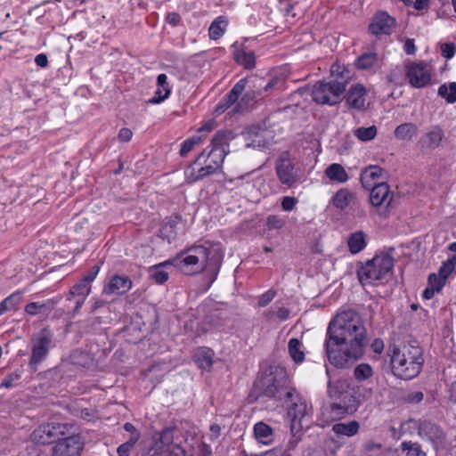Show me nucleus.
Wrapping results in <instances>:
<instances>
[{
  "mask_svg": "<svg viewBox=\"0 0 456 456\" xmlns=\"http://www.w3.org/2000/svg\"><path fill=\"white\" fill-rule=\"evenodd\" d=\"M324 345L329 362L337 368H346L362 358L367 330L361 316L354 310L338 314L328 326Z\"/></svg>",
  "mask_w": 456,
  "mask_h": 456,
  "instance_id": "1",
  "label": "nucleus"
},
{
  "mask_svg": "<svg viewBox=\"0 0 456 456\" xmlns=\"http://www.w3.org/2000/svg\"><path fill=\"white\" fill-rule=\"evenodd\" d=\"M223 258L224 253L219 243L205 241L186 248L174 258L153 266L150 270V277L156 283L163 284L168 280V273L163 267L171 265L188 274L205 272L209 288L217 278Z\"/></svg>",
  "mask_w": 456,
  "mask_h": 456,
  "instance_id": "2",
  "label": "nucleus"
},
{
  "mask_svg": "<svg viewBox=\"0 0 456 456\" xmlns=\"http://www.w3.org/2000/svg\"><path fill=\"white\" fill-rule=\"evenodd\" d=\"M252 394L256 397L266 396L277 401H292L295 389L290 387L289 379L283 367L272 365L263 370L254 382Z\"/></svg>",
  "mask_w": 456,
  "mask_h": 456,
  "instance_id": "3",
  "label": "nucleus"
},
{
  "mask_svg": "<svg viewBox=\"0 0 456 456\" xmlns=\"http://www.w3.org/2000/svg\"><path fill=\"white\" fill-rule=\"evenodd\" d=\"M187 440L182 428L176 424L166 427L153 436L142 456H185L182 444Z\"/></svg>",
  "mask_w": 456,
  "mask_h": 456,
  "instance_id": "4",
  "label": "nucleus"
},
{
  "mask_svg": "<svg viewBox=\"0 0 456 456\" xmlns=\"http://www.w3.org/2000/svg\"><path fill=\"white\" fill-rule=\"evenodd\" d=\"M423 363L422 349L412 345L395 347L390 357L392 373L402 379H411L418 376Z\"/></svg>",
  "mask_w": 456,
  "mask_h": 456,
  "instance_id": "5",
  "label": "nucleus"
},
{
  "mask_svg": "<svg viewBox=\"0 0 456 456\" xmlns=\"http://www.w3.org/2000/svg\"><path fill=\"white\" fill-rule=\"evenodd\" d=\"M394 267L393 256L385 252L376 254L365 263L357 265V277L362 286L374 285L377 281L383 282L392 273Z\"/></svg>",
  "mask_w": 456,
  "mask_h": 456,
  "instance_id": "6",
  "label": "nucleus"
},
{
  "mask_svg": "<svg viewBox=\"0 0 456 456\" xmlns=\"http://www.w3.org/2000/svg\"><path fill=\"white\" fill-rule=\"evenodd\" d=\"M224 160V157H223L222 151L205 149L184 170L185 182L193 183L216 174L222 168Z\"/></svg>",
  "mask_w": 456,
  "mask_h": 456,
  "instance_id": "7",
  "label": "nucleus"
},
{
  "mask_svg": "<svg viewBox=\"0 0 456 456\" xmlns=\"http://www.w3.org/2000/svg\"><path fill=\"white\" fill-rule=\"evenodd\" d=\"M346 91V83L338 80L318 81L311 90V96L317 104L335 105L341 101V95Z\"/></svg>",
  "mask_w": 456,
  "mask_h": 456,
  "instance_id": "8",
  "label": "nucleus"
},
{
  "mask_svg": "<svg viewBox=\"0 0 456 456\" xmlns=\"http://www.w3.org/2000/svg\"><path fill=\"white\" fill-rule=\"evenodd\" d=\"M31 355L28 366L36 371L38 365L46 359L50 349L53 347V333L48 328H44L31 338Z\"/></svg>",
  "mask_w": 456,
  "mask_h": 456,
  "instance_id": "9",
  "label": "nucleus"
},
{
  "mask_svg": "<svg viewBox=\"0 0 456 456\" xmlns=\"http://www.w3.org/2000/svg\"><path fill=\"white\" fill-rule=\"evenodd\" d=\"M70 426L64 423H46L38 426L31 434V440L38 444H48L69 434Z\"/></svg>",
  "mask_w": 456,
  "mask_h": 456,
  "instance_id": "10",
  "label": "nucleus"
},
{
  "mask_svg": "<svg viewBox=\"0 0 456 456\" xmlns=\"http://www.w3.org/2000/svg\"><path fill=\"white\" fill-rule=\"evenodd\" d=\"M275 171L279 181L288 187H293L299 180L298 172L288 151L282 152L277 159Z\"/></svg>",
  "mask_w": 456,
  "mask_h": 456,
  "instance_id": "11",
  "label": "nucleus"
},
{
  "mask_svg": "<svg viewBox=\"0 0 456 456\" xmlns=\"http://www.w3.org/2000/svg\"><path fill=\"white\" fill-rule=\"evenodd\" d=\"M59 438L52 447L51 456H80L84 449V440L79 435H67Z\"/></svg>",
  "mask_w": 456,
  "mask_h": 456,
  "instance_id": "12",
  "label": "nucleus"
},
{
  "mask_svg": "<svg viewBox=\"0 0 456 456\" xmlns=\"http://www.w3.org/2000/svg\"><path fill=\"white\" fill-rule=\"evenodd\" d=\"M396 26V20L385 11L377 12L368 27L370 34L376 37L391 35Z\"/></svg>",
  "mask_w": 456,
  "mask_h": 456,
  "instance_id": "13",
  "label": "nucleus"
},
{
  "mask_svg": "<svg viewBox=\"0 0 456 456\" xmlns=\"http://www.w3.org/2000/svg\"><path fill=\"white\" fill-rule=\"evenodd\" d=\"M272 131L260 126H252L244 133L247 147L265 149L273 143Z\"/></svg>",
  "mask_w": 456,
  "mask_h": 456,
  "instance_id": "14",
  "label": "nucleus"
},
{
  "mask_svg": "<svg viewBox=\"0 0 456 456\" xmlns=\"http://www.w3.org/2000/svg\"><path fill=\"white\" fill-rule=\"evenodd\" d=\"M406 77L410 84L416 88L428 86L431 80L430 71L424 62H411L406 66Z\"/></svg>",
  "mask_w": 456,
  "mask_h": 456,
  "instance_id": "15",
  "label": "nucleus"
},
{
  "mask_svg": "<svg viewBox=\"0 0 456 456\" xmlns=\"http://www.w3.org/2000/svg\"><path fill=\"white\" fill-rule=\"evenodd\" d=\"M370 192V201L373 207H382L388 208L393 202V193L390 191L389 185L381 182L371 188Z\"/></svg>",
  "mask_w": 456,
  "mask_h": 456,
  "instance_id": "16",
  "label": "nucleus"
},
{
  "mask_svg": "<svg viewBox=\"0 0 456 456\" xmlns=\"http://www.w3.org/2000/svg\"><path fill=\"white\" fill-rule=\"evenodd\" d=\"M418 434L422 439L430 441L436 448H438L444 440V433L440 427L428 420L419 423Z\"/></svg>",
  "mask_w": 456,
  "mask_h": 456,
  "instance_id": "17",
  "label": "nucleus"
},
{
  "mask_svg": "<svg viewBox=\"0 0 456 456\" xmlns=\"http://www.w3.org/2000/svg\"><path fill=\"white\" fill-rule=\"evenodd\" d=\"M248 80L247 78H241L239 80L231 91L224 97V99L218 103L216 108L215 112L216 114H221L224 112L228 108L232 106L239 99V97L244 92Z\"/></svg>",
  "mask_w": 456,
  "mask_h": 456,
  "instance_id": "18",
  "label": "nucleus"
},
{
  "mask_svg": "<svg viewBox=\"0 0 456 456\" xmlns=\"http://www.w3.org/2000/svg\"><path fill=\"white\" fill-rule=\"evenodd\" d=\"M132 288V281L127 276L114 275L103 287L104 295H123Z\"/></svg>",
  "mask_w": 456,
  "mask_h": 456,
  "instance_id": "19",
  "label": "nucleus"
},
{
  "mask_svg": "<svg viewBox=\"0 0 456 456\" xmlns=\"http://www.w3.org/2000/svg\"><path fill=\"white\" fill-rule=\"evenodd\" d=\"M444 138V133L439 126H431L418 142V146L423 150H435L438 148Z\"/></svg>",
  "mask_w": 456,
  "mask_h": 456,
  "instance_id": "20",
  "label": "nucleus"
},
{
  "mask_svg": "<svg viewBox=\"0 0 456 456\" xmlns=\"http://www.w3.org/2000/svg\"><path fill=\"white\" fill-rule=\"evenodd\" d=\"M284 403L289 406L288 414L289 417H291L292 425L295 426L297 423L301 424V421L307 414L306 403L298 398V395L296 392L292 401L289 400Z\"/></svg>",
  "mask_w": 456,
  "mask_h": 456,
  "instance_id": "21",
  "label": "nucleus"
},
{
  "mask_svg": "<svg viewBox=\"0 0 456 456\" xmlns=\"http://www.w3.org/2000/svg\"><path fill=\"white\" fill-rule=\"evenodd\" d=\"M366 89L362 85L357 84L350 87L346 95V102L350 108L362 110L365 104Z\"/></svg>",
  "mask_w": 456,
  "mask_h": 456,
  "instance_id": "22",
  "label": "nucleus"
},
{
  "mask_svg": "<svg viewBox=\"0 0 456 456\" xmlns=\"http://www.w3.org/2000/svg\"><path fill=\"white\" fill-rule=\"evenodd\" d=\"M381 65L382 59L378 53L372 52L362 53L355 61V66L357 69L362 70H370L375 72L377 69H380Z\"/></svg>",
  "mask_w": 456,
  "mask_h": 456,
  "instance_id": "23",
  "label": "nucleus"
},
{
  "mask_svg": "<svg viewBox=\"0 0 456 456\" xmlns=\"http://www.w3.org/2000/svg\"><path fill=\"white\" fill-rule=\"evenodd\" d=\"M234 138L232 131L220 130L216 133L211 140L210 150L220 151L223 152V157L229 153V143Z\"/></svg>",
  "mask_w": 456,
  "mask_h": 456,
  "instance_id": "24",
  "label": "nucleus"
},
{
  "mask_svg": "<svg viewBox=\"0 0 456 456\" xmlns=\"http://www.w3.org/2000/svg\"><path fill=\"white\" fill-rule=\"evenodd\" d=\"M180 224L181 218L178 216L166 218L159 229V236L170 243L175 240Z\"/></svg>",
  "mask_w": 456,
  "mask_h": 456,
  "instance_id": "25",
  "label": "nucleus"
},
{
  "mask_svg": "<svg viewBox=\"0 0 456 456\" xmlns=\"http://www.w3.org/2000/svg\"><path fill=\"white\" fill-rule=\"evenodd\" d=\"M59 298H50L43 302H32L25 306V313L35 316L39 314H49L59 303Z\"/></svg>",
  "mask_w": 456,
  "mask_h": 456,
  "instance_id": "26",
  "label": "nucleus"
},
{
  "mask_svg": "<svg viewBox=\"0 0 456 456\" xmlns=\"http://www.w3.org/2000/svg\"><path fill=\"white\" fill-rule=\"evenodd\" d=\"M254 436L257 442L269 445L274 440L273 429L263 421H259L254 426Z\"/></svg>",
  "mask_w": 456,
  "mask_h": 456,
  "instance_id": "27",
  "label": "nucleus"
},
{
  "mask_svg": "<svg viewBox=\"0 0 456 456\" xmlns=\"http://www.w3.org/2000/svg\"><path fill=\"white\" fill-rule=\"evenodd\" d=\"M445 283L444 279L439 278L436 273H430L428 277V287L422 292V297L426 300L433 298L436 293L441 292Z\"/></svg>",
  "mask_w": 456,
  "mask_h": 456,
  "instance_id": "28",
  "label": "nucleus"
},
{
  "mask_svg": "<svg viewBox=\"0 0 456 456\" xmlns=\"http://www.w3.org/2000/svg\"><path fill=\"white\" fill-rule=\"evenodd\" d=\"M215 353L206 346L197 348L194 354L195 362L202 370H209L213 365Z\"/></svg>",
  "mask_w": 456,
  "mask_h": 456,
  "instance_id": "29",
  "label": "nucleus"
},
{
  "mask_svg": "<svg viewBox=\"0 0 456 456\" xmlns=\"http://www.w3.org/2000/svg\"><path fill=\"white\" fill-rule=\"evenodd\" d=\"M383 169L379 166H369L365 167L361 173L362 185L366 188H371L375 184L374 182L381 176Z\"/></svg>",
  "mask_w": 456,
  "mask_h": 456,
  "instance_id": "30",
  "label": "nucleus"
},
{
  "mask_svg": "<svg viewBox=\"0 0 456 456\" xmlns=\"http://www.w3.org/2000/svg\"><path fill=\"white\" fill-rule=\"evenodd\" d=\"M347 246L352 254L361 252L366 247L364 232L358 231L352 233L347 240Z\"/></svg>",
  "mask_w": 456,
  "mask_h": 456,
  "instance_id": "31",
  "label": "nucleus"
},
{
  "mask_svg": "<svg viewBox=\"0 0 456 456\" xmlns=\"http://www.w3.org/2000/svg\"><path fill=\"white\" fill-rule=\"evenodd\" d=\"M325 174L331 181L338 183H346L349 178L346 169L340 164L337 163L330 165L326 168Z\"/></svg>",
  "mask_w": 456,
  "mask_h": 456,
  "instance_id": "32",
  "label": "nucleus"
},
{
  "mask_svg": "<svg viewBox=\"0 0 456 456\" xmlns=\"http://www.w3.org/2000/svg\"><path fill=\"white\" fill-rule=\"evenodd\" d=\"M288 351L296 363H301L305 360V352L301 341L296 338H292L288 343Z\"/></svg>",
  "mask_w": 456,
  "mask_h": 456,
  "instance_id": "33",
  "label": "nucleus"
},
{
  "mask_svg": "<svg viewBox=\"0 0 456 456\" xmlns=\"http://www.w3.org/2000/svg\"><path fill=\"white\" fill-rule=\"evenodd\" d=\"M359 428L358 421L352 420L347 423H337L333 425L332 430L338 436H353L358 433Z\"/></svg>",
  "mask_w": 456,
  "mask_h": 456,
  "instance_id": "34",
  "label": "nucleus"
},
{
  "mask_svg": "<svg viewBox=\"0 0 456 456\" xmlns=\"http://www.w3.org/2000/svg\"><path fill=\"white\" fill-rule=\"evenodd\" d=\"M354 199V193L346 188L338 190L332 198V204L339 209H345Z\"/></svg>",
  "mask_w": 456,
  "mask_h": 456,
  "instance_id": "35",
  "label": "nucleus"
},
{
  "mask_svg": "<svg viewBox=\"0 0 456 456\" xmlns=\"http://www.w3.org/2000/svg\"><path fill=\"white\" fill-rule=\"evenodd\" d=\"M91 285L85 282V281L79 280L74 284L67 295V301H73L74 297H80L87 298L91 292Z\"/></svg>",
  "mask_w": 456,
  "mask_h": 456,
  "instance_id": "36",
  "label": "nucleus"
},
{
  "mask_svg": "<svg viewBox=\"0 0 456 456\" xmlns=\"http://www.w3.org/2000/svg\"><path fill=\"white\" fill-rule=\"evenodd\" d=\"M227 26V20L224 16L217 17L208 28L209 37L211 39H219L224 33Z\"/></svg>",
  "mask_w": 456,
  "mask_h": 456,
  "instance_id": "37",
  "label": "nucleus"
},
{
  "mask_svg": "<svg viewBox=\"0 0 456 456\" xmlns=\"http://www.w3.org/2000/svg\"><path fill=\"white\" fill-rule=\"evenodd\" d=\"M22 300V293L15 291L0 302V316L5 312L14 310Z\"/></svg>",
  "mask_w": 456,
  "mask_h": 456,
  "instance_id": "38",
  "label": "nucleus"
},
{
  "mask_svg": "<svg viewBox=\"0 0 456 456\" xmlns=\"http://www.w3.org/2000/svg\"><path fill=\"white\" fill-rule=\"evenodd\" d=\"M418 128L412 123L401 124L395 129V136L399 140H411L416 134Z\"/></svg>",
  "mask_w": 456,
  "mask_h": 456,
  "instance_id": "39",
  "label": "nucleus"
},
{
  "mask_svg": "<svg viewBox=\"0 0 456 456\" xmlns=\"http://www.w3.org/2000/svg\"><path fill=\"white\" fill-rule=\"evenodd\" d=\"M373 374V369L369 363H360L354 370V377L358 382L368 380Z\"/></svg>",
  "mask_w": 456,
  "mask_h": 456,
  "instance_id": "40",
  "label": "nucleus"
},
{
  "mask_svg": "<svg viewBox=\"0 0 456 456\" xmlns=\"http://www.w3.org/2000/svg\"><path fill=\"white\" fill-rule=\"evenodd\" d=\"M438 95L444 98L448 103L456 102V82H451L448 86L441 85L438 88Z\"/></svg>",
  "mask_w": 456,
  "mask_h": 456,
  "instance_id": "41",
  "label": "nucleus"
},
{
  "mask_svg": "<svg viewBox=\"0 0 456 456\" xmlns=\"http://www.w3.org/2000/svg\"><path fill=\"white\" fill-rule=\"evenodd\" d=\"M401 449L405 452L406 456H427L421 445L411 441H404L401 444Z\"/></svg>",
  "mask_w": 456,
  "mask_h": 456,
  "instance_id": "42",
  "label": "nucleus"
},
{
  "mask_svg": "<svg viewBox=\"0 0 456 456\" xmlns=\"http://www.w3.org/2000/svg\"><path fill=\"white\" fill-rule=\"evenodd\" d=\"M354 134L362 142H368L377 135V127L370 126L369 127L361 126L354 131Z\"/></svg>",
  "mask_w": 456,
  "mask_h": 456,
  "instance_id": "43",
  "label": "nucleus"
},
{
  "mask_svg": "<svg viewBox=\"0 0 456 456\" xmlns=\"http://www.w3.org/2000/svg\"><path fill=\"white\" fill-rule=\"evenodd\" d=\"M202 141L203 138L200 135L192 136L183 141L179 151L180 156L186 157L188 153L191 151L195 146L200 144Z\"/></svg>",
  "mask_w": 456,
  "mask_h": 456,
  "instance_id": "44",
  "label": "nucleus"
},
{
  "mask_svg": "<svg viewBox=\"0 0 456 456\" xmlns=\"http://www.w3.org/2000/svg\"><path fill=\"white\" fill-rule=\"evenodd\" d=\"M456 265V255L452 257L447 259L446 261L443 262L442 265L440 266L438 273H436L439 278L444 279V281L446 282V280L448 277L454 271Z\"/></svg>",
  "mask_w": 456,
  "mask_h": 456,
  "instance_id": "45",
  "label": "nucleus"
},
{
  "mask_svg": "<svg viewBox=\"0 0 456 456\" xmlns=\"http://www.w3.org/2000/svg\"><path fill=\"white\" fill-rule=\"evenodd\" d=\"M235 60L239 64L243 65L246 69L255 67V54L252 51H240L236 53Z\"/></svg>",
  "mask_w": 456,
  "mask_h": 456,
  "instance_id": "46",
  "label": "nucleus"
},
{
  "mask_svg": "<svg viewBox=\"0 0 456 456\" xmlns=\"http://www.w3.org/2000/svg\"><path fill=\"white\" fill-rule=\"evenodd\" d=\"M140 435L130 436L126 442L118 447L117 452L118 456H128L135 444L140 439Z\"/></svg>",
  "mask_w": 456,
  "mask_h": 456,
  "instance_id": "47",
  "label": "nucleus"
},
{
  "mask_svg": "<svg viewBox=\"0 0 456 456\" xmlns=\"http://www.w3.org/2000/svg\"><path fill=\"white\" fill-rule=\"evenodd\" d=\"M22 373L23 370L21 368L16 369L3 380L1 387L5 388L12 387L14 386V382L21 378Z\"/></svg>",
  "mask_w": 456,
  "mask_h": 456,
  "instance_id": "48",
  "label": "nucleus"
},
{
  "mask_svg": "<svg viewBox=\"0 0 456 456\" xmlns=\"http://www.w3.org/2000/svg\"><path fill=\"white\" fill-rule=\"evenodd\" d=\"M256 96L264 97L260 90L257 92V94L254 91L247 92L239 102L238 106L236 107V110H238L239 108H246L249 103L255 101Z\"/></svg>",
  "mask_w": 456,
  "mask_h": 456,
  "instance_id": "49",
  "label": "nucleus"
},
{
  "mask_svg": "<svg viewBox=\"0 0 456 456\" xmlns=\"http://www.w3.org/2000/svg\"><path fill=\"white\" fill-rule=\"evenodd\" d=\"M265 224L269 230H278L284 226L285 221L277 215H270L266 217Z\"/></svg>",
  "mask_w": 456,
  "mask_h": 456,
  "instance_id": "50",
  "label": "nucleus"
},
{
  "mask_svg": "<svg viewBox=\"0 0 456 456\" xmlns=\"http://www.w3.org/2000/svg\"><path fill=\"white\" fill-rule=\"evenodd\" d=\"M170 94V88L159 87L155 92V96L149 100V103L158 104L168 98Z\"/></svg>",
  "mask_w": 456,
  "mask_h": 456,
  "instance_id": "51",
  "label": "nucleus"
},
{
  "mask_svg": "<svg viewBox=\"0 0 456 456\" xmlns=\"http://www.w3.org/2000/svg\"><path fill=\"white\" fill-rule=\"evenodd\" d=\"M289 310L285 307H280L277 311L269 310L265 314L269 320L276 316L280 321H286L289 316Z\"/></svg>",
  "mask_w": 456,
  "mask_h": 456,
  "instance_id": "52",
  "label": "nucleus"
},
{
  "mask_svg": "<svg viewBox=\"0 0 456 456\" xmlns=\"http://www.w3.org/2000/svg\"><path fill=\"white\" fill-rule=\"evenodd\" d=\"M456 46L453 43H444L441 45L442 56L445 59H451L455 53Z\"/></svg>",
  "mask_w": 456,
  "mask_h": 456,
  "instance_id": "53",
  "label": "nucleus"
},
{
  "mask_svg": "<svg viewBox=\"0 0 456 456\" xmlns=\"http://www.w3.org/2000/svg\"><path fill=\"white\" fill-rule=\"evenodd\" d=\"M276 291L273 289H269L265 292L263 295L259 297L258 305L261 307L266 306L275 297Z\"/></svg>",
  "mask_w": 456,
  "mask_h": 456,
  "instance_id": "54",
  "label": "nucleus"
},
{
  "mask_svg": "<svg viewBox=\"0 0 456 456\" xmlns=\"http://www.w3.org/2000/svg\"><path fill=\"white\" fill-rule=\"evenodd\" d=\"M86 299V297H74L73 301H69L70 303L74 304L73 309L68 312L71 317H75L80 312V309L83 306Z\"/></svg>",
  "mask_w": 456,
  "mask_h": 456,
  "instance_id": "55",
  "label": "nucleus"
},
{
  "mask_svg": "<svg viewBox=\"0 0 456 456\" xmlns=\"http://www.w3.org/2000/svg\"><path fill=\"white\" fill-rule=\"evenodd\" d=\"M297 200L294 197L285 196L281 200V208L284 211H291L297 205Z\"/></svg>",
  "mask_w": 456,
  "mask_h": 456,
  "instance_id": "56",
  "label": "nucleus"
},
{
  "mask_svg": "<svg viewBox=\"0 0 456 456\" xmlns=\"http://www.w3.org/2000/svg\"><path fill=\"white\" fill-rule=\"evenodd\" d=\"M100 271V267L98 265H94L87 273L81 278L80 280L85 281V282L88 283V285H91V283L94 281L96 278L98 273Z\"/></svg>",
  "mask_w": 456,
  "mask_h": 456,
  "instance_id": "57",
  "label": "nucleus"
},
{
  "mask_svg": "<svg viewBox=\"0 0 456 456\" xmlns=\"http://www.w3.org/2000/svg\"><path fill=\"white\" fill-rule=\"evenodd\" d=\"M133 132L131 129L123 127L119 130L118 138L122 142H127L132 139Z\"/></svg>",
  "mask_w": 456,
  "mask_h": 456,
  "instance_id": "58",
  "label": "nucleus"
},
{
  "mask_svg": "<svg viewBox=\"0 0 456 456\" xmlns=\"http://www.w3.org/2000/svg\"><path fill=\"white\" fill-rule=\"evenodd\" d=\"M423 393L420 392V391H415V392H411L410 393L407 397H406V401L408 403H420L422 400H423Z\"/></svg>",
  "mask_w": 456,
  "mask_h": 456,
  "instance_id": "59",
  "label": "nucleus"
},
{
  "mask_svg": "<svg viewBox=\"0 0 456 456\" xmlns=\"http://www.w3.org/2000/svg\"><path fill=\"white\" fill-rule=\"evenodd\" d=\"M371 350L376 354H381L384 350V342L381 338H375L371 345H370Z\"/></svg>",
  "mask_w": 456,
  "mask_h": 456,
  "instance_id": "60",
  "label": "nucleus"
},
{
  "mask_svg": "<svg viewBox=\"0 0 456 456\" xmlns=\"http://www.w3.org/2000/svg\"><path fill=\"white\" fill-rule=\"evenodd\" d=\"M166 20L173 25L176 26L181 21V16L177 12H168L166 17Z\"/></svg>",
  "mask_w": 456,
  "mask_h": 456,
  "instance_id": "61",
  "label": "nucleus"
},
{
  "mask_svg": "<svg viewBox=\"0 0 456 456\" xmlns=\"http://www.w3.org/2000/svg\"><path fill=\"white\" fill-rule=\"evenodd\" d=\"M403 50L407 54H414L416 51L413 39H407L403 45Z\"/></svg>",
  "mask_w": 456,
  "mask_h": 456,
  "instance_id": "62",
  "label": "nucleus"
},
{
  "mask_svg": "<svg viewBox=\"0 0 456 456\" xmlns=\"http://www.w3.org/2000/svg\"><path fill=\"white\" fill-rule=\"evenodd\" d=\"M35 62L37 66L45 68L48 64L47 56L45 53H39L36 56Z\"/></svg>",
  "mask_w": 456,
  "mask_h": 456,
  "instance_id": "63",
  "label": "nucleus"
},
{
  "mask_svg": "<svg viewBox=\"0 0 456 456\" xmlns=\"http://www.w3.org/2000/svg\"><path fill=\"white\" fill-rule=\"evenodd\" d=\"M429 0H415L412 1L413 7L417 11H422L428 8Z\"/></svg>",
  "mask_w": 456,
  "mask_h": 456,
  "instance_id": "64",
  "label": "nucleus"
}]
</instances>
